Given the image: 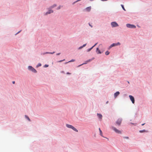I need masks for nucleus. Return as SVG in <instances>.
Wrapping results in <instances>:
<instances>
[{
  "label": "nucleus",
  "mask_w": 152,
  "mask_h": 152,
  "mask_svg": "<svg viewBox=\"0 0 152 152\" xmlns=\"http://www.w3.org/2000/svg\"><path fill=\"white\" fill-rule=\"evenodd\" d=\"M57 6V5L56 4H54L53 5L51 6V7H50V9H52L53 8L56 7Z\"/></svg>",
  "instance_id": "ddd939ff"
},
{
  "label": "nucleus",
  "mask_w": 152,
  "mask_h": 152,
  "mask_svg": "<svg viewBox=\"0 0 152 152\" xmlns=\"http://www.w3.org/2000/svg\"><path fill=\"white\" fill-rule=\"evenodd\" d=\"M25 116L26 118L27 119H28L29 121H30V119H29V117L28 116H27V115H25Z\"/></svg>",
  "instance_id": "412c9836"
},
{
  "label": "nucleus",
  "mask_w": 152,
  "mask_h": 152,
  "mask_svg": "<svg viewBox=\"0 0 152 152\" xmlns=\"http://www.w3.org/2000/svg\"><path fill=\"white\" fill-rule=\"evenodd\" d=\"M67 74L70 75V74H71V73H69V72H67Z\"/></svg>",
  "instance_id": "72a5a7b5"
},
{
  "label": "nucleus",
  "mask_w": 152,
  "mask_h": 152,
  "mask_svg": "<svg viewBox=\"0 0 152 152\" xmlns=\"http://www.w3.org/2000/svg\"><path fill=\"white\" fill-rule=\"evenodd\" d=\"M121 7H122V8L124 10L126 11V10H125V8H124V5H122V4H121Z\"/></svg>",
  "instance_id": "5701e85b"
},
{
  "label": "nucleus",
  "mask_w": 152,
  "mask_h": 152,
  "mask_svg": "<svg viewBox=\"0 0 152 152\" xmlns=\"http://www.w3.org/2000/svg\"><path fill=\"white\" fill-rule=\"evenodd\" d=\"M97 44V43H96L92 47L93 48Z\"/></svg>",
  "instance_id": "cd10ccee"
},
{
  "label": "nucleus",
  "mask_w": 152,
  "mask_h": 152,
  "mask_svg": "<svg viewBox=\"0 0 152 152\" xmlns=\"http://www.w3.org/2000/svg\"><path fill=\"white\" fill-rule=\"evenodd\" d=\"M94 0H90V1H93Z\"/></svg>",
  "instance_id": "a19ab883"
},
{
  "label": "nucleus",
  "mask_w": 152,
  "mask_h": 152,
  "mask_svg": "<svg viewBox=\"0 0 152 152\" xmlns=\"http://www.w3.org/2000/svg\"><path fill=\"white\" fill-rule=\"evenodd\" d=\"M96 52L97 54H101V52L99 49L98 48H97L96 49Z\"/></svg>",
  "instance_id": "f8f14e48"
},
{
  "label": "nucleus",
  "mask_w": 152,
  "mask_h": 152,
  "mask_svg": "<svg viewBox=\"0 0 152 152\" xmlns=\"http://www.w3.org/2000/svg\"><path fill=\"white\" fill-rule=\"evenodd\" d=\"M120 93L119 91H117L114 94V96L115 97H116L117 96L119 95Z\"/></svg>",
  "instance_id": "9d476101"
},
{
  "label": "nucleus",
  "mask_w": 152,
  "mask_h": 152,
  "mask_svg": "<svg viewBox=\"0 0 152 152\" xmlns=\"http://www.w3.org/2000/svg\"><path fill=\"white\" fill-rule=\"evenodd\" d=\"M55 53V52H53L52 53H51V52H49V54H53L54 53Z\"/></svg>",
  "instance_id": "bb28decb"
},
{
  "label": "nucleus",
  "mask_w": 152,
  "mask_h": 152,
  "mask_svg": "<svg viewBox=\"0 0 152 152\" xmlns=\"http://www.w3.org/2000/svg\"><path fill=\"white\" fill-rule=\"evenodd\" d=\"M41 65V64H39L38 66H40Z\"/></svg>",
  "instance_id": "4c0bfd02"
},
{
  "label": "nucleus",
  "mask_w": 152,
  "mask_h": 152,
  "mask_svg": "<svg viewBox=\"0 0 152 152\" xmlns=\"http://www.w3.org/2000/svg\"><path fill=\"white\" fill-rule=\"evenodd\" d=\"M93 48L92 47L91 48H89V49H88L87 50V51L88 52H89Z\"/></svg>",
  "instance_id": "aec40b11"
},
{
  "label": "nucleus",
  "mask_w": 152,
  "mask_h": 152,
  "mask_svg": "<svg viewBox=\"0 0 152 152\" xmlns=\"http://www.w3.org/2000/svg\"><path fill=\"white\" fill-rule=\"evenodd\" d=\"M122 119L121 118L118 119L116 121V124L120 126L121 123Z\"/></svg>",
  "instance_id": "423d86ee"
},
{
  "label": "nucleus",
  "mask_w": 152,
  "mask_h": 152,
  "mask_svg": "<svg viewBox=\"0 0 152 152\" xmlns=\"http://www.w3.org/2000/svg\"><path fill=\"white\" fill-rule=\"evenodd\" d=\"M20 31H19L17 33V34H18V33H19Z\"/></svg>",
  "instance_id": "58836bf2"
},
{
  "label": "nucleus",
  "mask_w": 152,
  "mask_h": 152,
  "mask_svg": "<svg viewBox=\"0 0 152 152\" xmlns=\"http://www.w3.org/2000/svg\"><path fill=\"white\" fill-rule=\"evenodd\" d=\"M89 25L91 27H92V26L91 25L90 23H89Z\"/></svg>",
  "instance_id": "7c9ffc66"
},
{
  "label": "nucleus",
  "mask_w": 152,
  "mask_h": 152,
  "mask_svg": "<svg viewBox=\"0 0 152 152\" xmlns=\"http://www.w3.org/2000/svg\"><path fill=\"white\" fill-rule=\"evenodd\" d=\"M127 27L130 28H135L136 26L134 25L127 24L126 25Z\"/></svg>",
  "instance_id": "20e7f679"
},
{
  "label": "nucleus",
  "mask_w": 152,
  "mask_h": 152,
  "mask_svg": "<svg viewBox=\"0 0 152 152\" xmlns=\"http://www.w3.org/2000/svg\"><path fill=\"white\" fill-rule=\"evenodd\" d=\"M108 103V101L106 103L107 104Z\"/></svg>",
  "instance_id": "ea45409f"
},
{
  "label": "nucleus",
  "mask_w": 152,
  "mask_h": 152,
  "mask_svg": "<svg viewBox=\"0 0 152 152\" xmlns=\"http://www.w3.org/2000/svg\"><path fill=\"white\" fill-rule=\"evenodd\" d=\"M117 46L116 43H113L110 46V48H111L115 46Z\"/></svg>",
  "instance_id": "4468645a"
},
{
  "label": "nucleus",
  "mask_w": 152,
  "mask_h": 152,
  "mask_svg": "<svg viewBox=\"0 0 152 152\" xmlns=\"http://www.w3.org/2000/svg\"><path fill=\"white\" fill-rule=\"evenodd\" d=\"M60 53H58L57 54H56V55H60Z\"/></svg>",
  "instance_id": "2f4dec72"
},
{
  "label": "nucleus",
  "mask_w": 152,
  "mask_h": 152,
  "mask_svg": "<svg viewBox=\"0 0 152 152\" xmlns=\"http://www.w3.org/2000/svg\"><path fill=\"white\" fill-rule=\"evenodd\" d=\"M47 53L49 54V52H46L45 53V54H47Z\"/></svg>",
  "instance_id": "473e14b6"
},
{
  "label": "nucleus",
  "mask_w": 152,
  "mask_h": 152,
  "mask_svg": "<svg viewBox=\"0 0 152 152\" xmlns=\"http://www.w3.org/2000/svg\"><path fill=\"white\" fill-rule=\"evenodd\" d=\"M112 129H113L116 133L119 134H121V131H120L115 128V127L113 126L112 127Z\"/></svg>",
  "instance_id": "f03ea898"
},
{
  "label": "nucleus",
  "mask_w": 152,
  "mask_h": 152,
  "mask_svg": "<svg viewBox=\"0 0 152 152\" xmlns=\"http://www.w3.org/2000/svg\"><path fill=\"white\" fill-rule=\"evenodd\" d=\"M110 53L108 51H107L105 52V54L106 55H107L109 54Z\"/></svg>",
  "instance_id": "6ab92c4d"
},
{
  "label": "nucleus",
  "mask_w": 152,
  "mask_h": 152,
  "mask_svg": "<svg viewBox=\"0 0 152 152\" xmlns=\"http://www.w3.org/2000/svg\"><path fill=\"white\" fill-rule=\"evenodd\" d=\"M83 48V46H82L80 47L79 48L80 49H81V48Z\"/></svg>",
  "instance_id": "c756f323"
},
{
  "label": "nucleus",
  "mask_w": 152,
  "mask_h": 152,
  "mask_svg": "<svg viewBox=\"0 0 152 152\" xmlns=\"http://www.w3.org/2000/svg\"><path fill=\"white\" fill-rule=\"evenodd\" d=\"M94 59V58H92V59H89V60H88V61H86L85 62V63H84L83 64H81V65H80V66H81V65H83V64H87V63H88V62H89L91 61L92 60H93V59Z\"/></svg>",
  "instance_id": "6e6552de"
},
{
  "label": "nucleus",
  "mask_w": 152,
  "mask_h": 152,
  "mask_svg": "<svg viewBox=\"0 0 152 152\" xmlns=\"http://www.w3.org/2000/svg\"><path fill=\"white\" fill-rule=\"evenodd\" d=\"M80 0H78L77 1H75V2H74L73 3V4H75V3L79 1H80Z\"/></svg>",
  "instance_id": "b1692460"
},
{
  "label": "nucleus",
  "mask_w": 152,
  "mask_h": 152,
  "mask_svg": "<svg viewBox=\"0 0 152 152\" xmlns=\"http://www.w3.org/2000/svg\"><path fill=\"white\" fill-rule=\"evenodd\" d=\"M116 44L117 45V46L118 45H120V43L119 42H118L117 43H116Z\"/></svg>",
  "instance_id": "393cba45"
},
{
  "label": "nucleus",
  "mask_w": 152,
  "mask_h": 152,
  "mask_svg": "<svg viewBox=\"0 0 152 152\" xmlns=\"http://www.w3.org/2000/svg\"><path fill=\"white\" fill-rule=\"evenodd\" d=\"M61 6H59L57 8V10H59L61 8Z\"/></svg>",
  "instance_id": "4be33fe9"
},
{
  "label": "nucleus",
  "mask_w": 152,
  "mask_h": 152,
  "mask_svg": "<svg viewBox=\"0 0 152 152\" xmlns=\"http://www.w3.org/2000/svg\"><path fill=\"white\" fill-rule=\"evenodd\" d=\"M28 69L29 70L31 71L34 72L36 73L37 72L36 70L31 66H28Z\"/></svg>",
  "instance_id": "7ed1b4c3"
},
{
  "label": "nucleus",
  "mask_w": 152,
  "mask_h": 152,
  "mask_svg": "<svg viewBox=\"0 0 152 152\" xmlns=\"http://www.w3.org/2000/svg\"><path fill=\"white\" fill-rule=\"evenodd\" d=\"M129 96L132 103L134 104V97L130 95H129Z\"/></svg>",
  "instance_id": "0eeeda50"
},
{
  "label": "nucleus",
  "mask_w": 152,
  "mask_h": 152,
  "mask_svg": "<svg viewBox=\"0 0 152 152\" xmlns=\"http://www.w3.org/2000/svg\"><path fill=\"white\" fill-rule=\"evenodd\" d=\"M86 44H84V45H83V47H84L85 46H86Z\"/></svg>",
  "instance_id": "c85d7f7f"
},
{
  "label": "nucleus",
  "mask_w": 152,
  "mask_h": 152,
  "mask_svg": "<svg viewBox=\"0 0 152 152\" xmlns=\"http://www.w3.org/2000/svg\"><path fill=\"white\" fill-rule=\"evenodd\" d=\"M111 24L113 27H115L118 26V24L115 22H112Z\"/></svg>",
  "instance_id": "39448f33"
},
{
  "label": "nucleus",
  "mask_w": 152,
  "mask_h": 152,
  "mask_svg": "<svg viewBox=\"0 0 152 152\" xmlns=\"http://www.w3.org/2000/svg\"><path fill=\"white\" fill-rule=\"evenodd\" d=\"M126 138L128 139V137H126Z\"/></svg>",
  "instance_id": "79ce46f5"
},
{
  "label": "nucleus",
  "mask_w": 152,
  "mask_h": 152,
  "mask_svg": "<svg viewBox=\"0 0 152 152\" xmlns=\"http://www.w3.org/2000/svg\"><path fill=\"white\" fill-rule=\"evenodd\" d=\"M12 83H13V84H15V81H13V82H12Z\"/></svg>",
  "instance_id": "f704fd0d"
},
{
  "label": "nucleus",
  "mask_w": 152,
  "mask_h": 152,
  "mask_svg": "<svg viewBox=\"0 0 152 152\" xmlns=\"http://www.w3.org/2000/svg\"><path fill=\"white\" fill-rule=\"evenodd\" d=\"M75 61V60H74V59H72V60H71V61H68V62H66L65 63V64H66L67 63H69V62H73V61Z\"/></svg>",
  "instance_id": "f3484780"
},
{
  "label": "nucleus",
  "mask_w": 152,
  "mask_h": 152,
  "mask_svg": "<svg viewBox=\"0 0 152 152\" xmlns=\"http://www.w3.org/2000/svg\"><path fill=\"white\" fill-rule=\"evenodd\" d=\"M145 124V123H144V124H142V126H143V125H144Z\"/></svg>",
  "instance_id": "e433bc0d"
},
{
  "label": "nucleus",
  "mask_w": 152,
  "mask_h": 152,
  "mask_svg": "<svg viewBox=\"0 0 152 152\" xmlns=\"http://www.w3.org/2000/svg\"><path fill=\"white\" fill-rule=\"evenodd\" d=\"M53 10H49L48 12L46 13L45 15H46L48 14H50L51 13H53Z\"/></svg>",
  "instance_id": "1a4fd4ad"
},
{
  "label": "nucleus",
  "mask_w": 152,
  "mask_h": 152,
  "mask_svg": "<svg viewBox=\"0 0 152 152\" xmlns=\"http://www.w3.org/2000/svg\"><path fill=\"white\" fill-rule=\"evenodd\" d=\"M146 132V131H145V130H140L139 131L140 132V133H142V132Z\"/></svg>",
  "instance_id": "a211bd4d"
},
{
  "label": "nucleus",
  "mask_w": 152,
  "mask_h": 152,
  "mask_svg": "<svg viewBox=\"0 0 152 152\" xmlns=\"http://www.w3.org/2000/svg\"><path fill=\"white\" fill-rule=\"evenodd\" d=\"M65 59H64V60H62L59 61H58V62H61L62 61H65Z\"/></svg>",
  "instance_id": "a878e982"
},
{
  "label": "nucleus",
  "mask_w": 152,
  "mask_h": 152,
  "mask_svg": "<svg viewBox=\"0 0 152 152\" xmlns=\"http://www.w3.org/2000/svg\"><path fill=\"white\" fill-rule=\"evenodd\" d=\"M91 7H87L86 8V10L88 12H89L91 10Z\"/></svg>",
  "instance_id": "9b49d317"
},
{
  "label": "nucleus",
  "mask_w": 152,
  "mask_h": 152,
  "mask_svg": "<svg viewBox=\"0 0 152 152\" xmlns=\"http://www.w3.org/2000/svg\"><path fill=\"white\" fill-rule=\"evenodd\" d=\"M45 66H46V67H48V65H45Z\"/></svg>",
  "instance_id": "c9c22d12"
},
{
  "label": "nucleus",
  "mask_w": 152,
  "mask_h": 152,
  "mask_svg": "<svg viewBox=\"0 0 152 152\" xmlns=\"http://www.w3.org/2000/svg\"><path fill=\"white\" fill-rule=\"evenodd\" d=\"M97 115H98V116L100 119H102V115L100 114L97 113Z\"/></svg>",
  "instance_id": "2eb2a0df"
},
{
  "label": "nucleus",
  "mask_w": 152,
  "mask_h": 152,
  "mask_svg": "<svg viewBox=\"0 0 152 152\" xmlns=\"http://www.w3.org/2000/svg\"><path fill=\"white\" fill-rule=\"evenodd\" d=\"M99 132H100V135L102 137H103V135H102V131L101 130V129L100 128H99Z\"/></svg>",
  "instance_id": "dca6fc26"
},
{
  "label": "nucleus",
  "mask_w": 152,
  "mask_h": 152,
  "mask_svg": "<svg viewBox=\"0 0 152 152\" xmlns=\"http://www.w3.org/2000/svg\"><path fill=\"white\" fill-rule=\"evenodd\" d=\"M66 126L69 128H71L73 130L75 131V132H77L78 130L75 128L74 126H72L69 125L68 124H66Z\"/></svg>",
  "instance_id": "f257e3e1"
}]
</instances>
